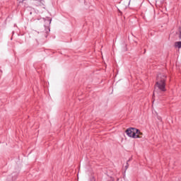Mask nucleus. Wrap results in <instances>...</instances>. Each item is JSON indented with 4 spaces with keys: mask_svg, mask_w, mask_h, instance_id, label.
<instances>
[{
    "mask_svg": "<svg viewBox=\"0 0 181 181\" xmlns=\"http://www.w3.org/2000/svg\"><path fill=\"white\" fill-rule=\"evenodd\" d=\"M180 39H181V28H180Z\"/></svg>",
    "mask_w": 181,
    "mask_h": 181,
    "instance_id": "20e7f679",
    "label": "nucleus"
},
{
    "mask_svg": "<svg viewBox=\"0 0 181 181\" xmlns=\"http://www.w3.org/2000/svg\"><path fill=\"white\" fill-rule=\"evenodd\" d=\"M126 134L130 138H142V132L135 128H130L126 130Z\"/></svg>",
    "mask_w": 181,
    "mask_h": 181,
    "instance_id": "f03ea898",
    "label": "nucleus"
},
{
    "mask_svg": "<svg viewBox=\"0 0 181 181\" xmlns=\"http://www.w3.org/2000/svg\"><path fill=\"white\" fill-rule=\"evenodd\" d=\"M175 47L181 49V41L175 42Z\"/></svg>",
    "mask_w": 181,
    "mask_h": 181,
    "instance_id": "7ed1b4c3",
    "label": "nucleus"
},
{
    "mask_svg": "<svg viewBox=\"0 0 181 181\" xmlns=\"http://www.w3.org/2000/svg\"><path fill=\"white\" fill-rule=\"evenodd\" d=\"M156 87H158L160 91H166V75L160 74L158 75Z\"/></svg>",
    "mask_w": 181,
    "mask_h": 181,
    "instance_id": "f257e3e1",
    "label": "nucleus"
}]
</instances>
